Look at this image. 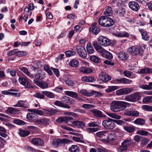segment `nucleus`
<instances>
[{"instance_id":"12","label":"nucleus","mask_w":152,"mask_h":152,"mask_svg":"<svg viewBox=\"0 0 152 152\" xmlns=\"http://www.w3.org/2000/svg\"><path fill=\"white\" fill-rule=\"evenodd\" d=\"M31 143L36 145H39L42 146L44 144V142L40 138H35L31 140Z\"/></svg>"},{"instance_id":"28","label":"nucleus","mask_w":152,"mask_h":152,"mask_svg":"<svg viewBox=\"0 0 152 152\" xmlns=\"http://www.w3.org/2000/svg\"><path fill=\"white\" fill-rule=\"evenodd\" d=\"M86 50L88 53L92 54L94 53V50L92 45L89 42H88L86 46Z\"/></svg>"},{"instance_id":"37","label":"nucleus","mask_w":152,"mask_h":152,"mask_svg":"<svg viewBox=\"0 0 152 152\" xmlns=\"http://www.w3.org/2000/svg\"><path fill=\"white\" fill-rule=\"evenodd\" d=\"M67 116L61 117L58 118L56 120L58 123H61L64 122L66 123L68 122Z\"/></svg>"},{"instance_id":"6","label":"nucleus","mask_w":152,"mask_h":152,"mask_svg":"<svg viewBox=\"0 0 152 152\" xmlns=\"http://www.w3.org/2000/svg\"><path fill=\"white\" fill-rule=\"evenodd\" d=\"M133 91L132 88L126 87L123 88L116 91V94L118 95L127 94L131 93Z\"/></svg>"},{"instance_id":"63","label":"nucleus","mask_w":152,"mask_h":152,"mask_svg":"<svg viewBox=\"0 0 152 152\" xmlns=\"http://www.w3.org/2000/svg\"><path fill=\"white\" fill-rule=\"evenodd\" d=\"M51 69L53 71L57 77H58L59 76V72L58 69L53 67H51Z\"/></svg>"},{"instance_id":"32","label":"nucleus","mask_w":152,"mask_h":152,"mask_svg":"<svg viewBox=\"0 0 152 152\" xmlns=\"http://www.w3.org/2000/svg\"><path fill=\"white\" fill-rule=\"evenodd\" d=\"M142 102L144 104L152 103V96H147L144 98L142 99Z\"/></svg>"},{"instance_id":"35","label":"nucleus","mask_w":152,"mask_h":152,"mask_svg":"<svg viewBox=\"0 0 152 152\" xmlns=\"http://www.w3.org/2000/svg\"><path fill=\"white\" fill-rule=\"evenodd\" d=\"M106 114L109 116L113 118H115L117 119H120L121 118V116L119 115L114 113H109L107 112Z\"/></svg>"},{"instance_id":"49","label":"nucleus","mask_w":152,"mask_h":152,"mask_svg":"<svg viewBox=\"0 0 152 152\" xmlns=\"http://www.w3.org/2000/svg\"><path fill=\"white\" fill-rule=\"evenodd\" d=\"M139 87L143 89L150 90L152 89V87L148 85H140Z\"/></svg>"},{"instance_id":"48","label":"nucleus","mask_w":152,"mask_h":152,"mask_svg":"<svg viewBox=\"0 0 152 152\" xmlns=\"http://www.w3.org/2000/svg\"><path fill=\"white\" fill-rule=\"evenodd\" d=\"M61 144V140L54 139L53 140L52 144L53 146L55 147H57Z\"/></svg>"},{"instance_id":"50","label":"nucleus","mask_w":152,"mask_h":152,"mask_svg":"<svg viewBox=\"0 0 152 152\" xmlns=\"http://www.w3.org/2000/svg\"><path fill=\"white\" fill-rule=\"evenodd\" d=\"M144 120L142 119L137 118L134 121L135 123L140 125H142L145 123Z\"/></svg>"},{"instance_id":"53","label":"nucleus","mask_w":152,"mask_h":152,"mask_svg":"<svg viewBox=\"0 0 152 152\" xmlns=\"http://www.w3.org/2000/svg\"><path fill=\"white\" fill-rule=\"evenodd\" d=\"M33 96L36 97L41 99H44L45 98V96L43 94H42L40 92L35 93L33 95Z\"/></svg>"},{"instance_id":"29","label":"nucleus","mask_w":152,"mask_h":152,"mask_svg":"<svg viewBox=\"0 0 152 152\" xmlns=\"http://www.w3.org/2000/svg\"><path fill=\"white\" fill-rule=\"evenodd\" d=\"M118 58L121 60H126L128 58V55L123 52H120L118 54Z\"/></svg>"},{"instance_id":"22","label":"nucleus","mask_w":152,"mask_h":152,"mask_svg":"<svg viewBox=\"0 0 152 152\" xmlns=\"http://www.w3.org/2000/svg\"><path fill=\"white\" fill-rule=\"evenodd\" d=\"M108 133V132L107 131H103L97 132L96 134L99 137L107 138Z\"/></svg>"},{"instance_id":"17","label":"nucleus","mask_w":152,"mask_h":152,"mask_svg":"<svg viewBox=\"0 0 152 152\" xmlns=\"http://www.w3.org/2000/svg\"><path fill=\"white\" fill-rule=\"evenodd\" d=\"M107 139H108L110 142L117 141L119 139V137L116 136L114 134H109L107 136Z\"/></svg>"},{"instance_id":"15","label":"nucleus","mask_w":152,"mask_h":152,"mask_svg":"<svg viewBox=\"0 0 152 152\" xmlns=\"http://www.w3.org/2000/svg\"><path fill=\"white\" fill-rule=\"evenodd\" d=\"M113 34L115 36L119 37H128L129 34L125 31H115L113 32Z\"/></svg>"},{"instance_id":"9","label":"nucleus","mask_w":152,"mask_h":152,"mask_svg":"<svg viewBox=\"0 0 152 152\" xmlns=\"http://www.w3.org/2000/svg\"><path fill=\"white\" fill-rule=\"evenodd\" d=\"M18 80L21 84L26 87L29 88L32 87V86L30 84V83L28 82L27 77L26 76L20 77L19 78Z\"/></svg>"},{"instance_id":"61","label":"nucleus","mask_w":152,"mask_h":152,"mask_svg":"<svg viewBox=\"0 0 152 152\" xmlns=\"http://www.w3.org/2000/svg\"><path fill=\"white\" fill-rule=\"evenodd\" d=\"M13 122L15 124L18 125L23 124L25 122L23 121L18 119H14L13 121Z\"/></svg>"},{"instance_id":"62","label":"nucleus","mask_w":152,"mask_h":152,"mask_svg":"<svg viewBox=\"0 0 152 152\" xmlns=\"http://www.w3.org/2000/svg\"><path fill=\"white\" fill-rule=\"evenodd\" d=\"M34 113H28L27 114L26 117L28 119L31 120L34 117Z\"/></svg>"},{"instance_id":"39","label":"nucleus","mask_w":152,"mask_h":152,"mask_svg":"<svg viewBox=\"0 0 152 152\" xmlns=\"http://www.w3.org/2000/svg\"><path fill=\"white\" fill-rule=\"evenodd\" d=\"M80 93L83 95L87 96H92L93 94V93H91V91L90 92H88L86 89L81 90L80 91Z\"/></svg>"},{"instance_id":"3","label":"nucleus","mask_w":152,"mask_h":152,"mask_svg":"<svg viewBox=\"0 0 152 152\" xmlns=\"http://www.w3.org/2000/svg\"><path fill=\"white\" fill-rule=\"evenodd\" d=\"M140 98V93L137 92L126 96L125 97L124 99L128 101L134 102L138 101Z\"/></svg>"},{"instance_id":"34","label":"nucleus","mask_w":152,"mask_h":152,"mask_svg":"<svg viewBox=\"0 0 152 152\" xmlns=\"http://www.w3.org/2000/svg\"><path fill=\"white\" fill-rule=\"evenodd\" d=\"M65 93L66 95L73 98H75L78 96V95L76 93L73 91H65Z\"/></svg>"},{"instance_id":"64","label":"nucleus","mask_w":152,"mask_h":152,"mask_svg":"<svg viewBox=\"0 0 152 152\" xmlns=\"http://www.w3.org/2000/svg\"><path fill=\"white\" fill-rule=\"evenodd\" d=\"M54 104L58 106L63 107L64 106V104L60 101L57 100L55 102Z\"/></svg>"},{"instance_id":"25","label":"nucleus","mask_w":152,"mask_h":152,"mask_svg":"<svg viewBox=\"0 0 152 152\" xmlns=\"http://www.w3.org/2000/svg\"><path fill=\"white\" fill-rule=\"evenodd\" d=\"M48 121L45 118H41L35 121L36 124L39 125H46L48 122Z\"/></svg>"},{"instance_id":"58","label":"nucleus","mask_w":152,"mask_h":152,"mask_svg":"<svg viewBox=\"0 0 152 152\" xmlns=\"http://www.w3.org/2000/svg\"><path fill=\"white\" fill-rule=\"evenodd\" d=\"M17 52L16 53V55L19 57L23 56L26 55V52L24 51H19L17 49Z\"/></svg>"},{"instance_id":"20","label":"nucleus","mask_w":152,"mask_h":152,"mask_svg":"<svg viewBox=\"0 0 152 152\" xmlns=\"http://www.w3.org/2000/svg\"><path fill=\"white\" fill-rule=\"evenodd\" d=\"M139 74H148L152 73V69L149 68H145L140 69L138 71Z\"/></svg>"},{"instance_id":"26","label":"nucleus","mask_w":152,"mask_h":152,"mask_svg":"<svg viewBox=\"0 0 152 152\" xmlns=\"http://www.w3.org/2000/svg\"><path fill=\"white\" fill-rule=\"evenodd\" d=\"M112 8L109 6H108L104 12V14L106 16H110L112 15Z\"/></svg>"},{"instance_id":"10","label":"nucleus","mask_w":152,"mask_h":152,"mask_svg":"<svg viewBox=\"0 0 152 152\" xmlns=\"http://www.w3.org/2000/svg\"><path fill=\"white\" fill-rule=\"evenodd\" d=\"M34 83L38 86L41 88L45 89L48 88V83L44 81H39L37 79H34Z\"/></svg>"},{"instance_id":"36","label":"nucleus","mask_w":152,"mask_h":152,"mask_svg":"<svg viewBox=\"0 0 152 152\" xmlns=\"http://www.w3.org/2000/svg\"><path fill=\"white\" fill-rule=\"evenodd\" d=\"M124 129L130 133L133 132L135 130L134 127L133 126H124L123 127Z\"/></svg>"},{"instance_id":"27","label":"nucleus","mask_w":152,"mask_h":152,"mask_svg":"<svg viewBox=\"0 0 152 152\" xmlns=\"http://www.w3.org/2000/svg\"><path fill=\"white\" fill-rule=\"evenodd\" d=\"M80 72L84 73H89L91 72L92 70L89 68L82 66L79 68Z\"/></svg>"},{"instance_id":"18","label":"nucleus","mask_w":152,"mask_h":152,"mask_svg":"<svg viewBox=\"0 0 152 152\" xmlns=\"http://www.w3.org/2000/svg\"><path fill=\"white\" fill-rule=\"evenodd\" d=\"M139 30L141 33L143 39L146 41L149 39V37L146 31L142 29H139Z\"/></svg>"},{"instance_id":"46","label":"nucleus","mask_w":152,"mask_h":152,"mask_svg":"<svg viewBox=\"0 0 152 152\" xmlns=\"http://www.w3.org/2000/svg\"><path fill=\"white\" fill-rule=\"evenodd\" d=\"M42 94L46 95L49 98H53L54 96V94L52 92L50 91H42Z\"/></svg>"},{"instance_id":"47","label":"nucleus","mask_w":152,"mask_h":152,"mask_svg":"<svg viewBox=\"0 0 152 152\" xmlns=\"http://www.w3.org/2000/svg\"><path fill=\"white\" fill-rule=\"evenodd\" d=\"M118 88V87L117 86H110L105 89V91L106 92L109 93L116 90Z\"/></svg>"},{"instance_id":"60","label":"nucleus","mask_w":152,"mask_h":152,"mask_svg":"<svg viewBox=\"0 0 152 152\" xmlns=\"http://www.w3.org/2000/svg\"><path fill=\"white\" fill-rule=\"evenodd\" d=\"M91 93H93L92 95H94L96 97H100L103 96V94L99 92L93 91H91Z\"/></svg>"},{"instance_id":"7","label":"nucleus","mask_w":152,"mask_h":152,"mask_svg":"<svg viewBox=\"0 0 152 152\" xmlns=\"http://www.w3.org/2000/svg\"><path fill=\"white\" fill-rule=\"evenodd\" d=\"M128 52L133 56L137 55L140 54L141 50L140 48L135 46H132L127 49Z\"/></svg>"},{"instance_id":"54","label":"nucleus","mask_w":152,"mask_h":152,"mask_svg":"<svg viewBox=\"0 0 152 152\" xmlns=\"http://www.w3.org/2000/svg\"><path fill=\"white\" fill-rule=\"evenodd\" d=\"M65 54L67 57H69L75 55L76 53L73 51L69 50L66 51Z\"/></svg>"},{"instance_id":"31","label":"nucleus","mask_w":152,"mask_h":152,"mask_svg":"<svg viewBox=\"0 0 152 152\" xmlns=\"http://www.w3.org/2000/svg\"><path fill=\"white\" fill-rule=\"evenodd\" d=\"M79 148L76 145H73L69 148V151L71 152H79Z\"/></svg>"},{"instance_id":"14","label":"nucleus","mask_w":152,"mask_h":152,"mask_svg":"<svg viewBox=\"0 0 152 152\" xmlns=\"http://www.w3.org/2000/svg\"><path fill=\"white\" fill-rule=\"evenodd\" d=\"M114 81L115 83H122L124 84H130L132 82V81L131 80L127 79L125 78H122L120 79H116Z\"/></svg>"},{"instance_id":"19","label":"nucleus","mask_w":152,"mask_h":152,"mask_svg":"<svg viewBox=\"0 0 152 152\" xmlns=\"http://www.w3.org/2000/svg\"><path fill=\"white\" fill-rule=\"evenodd\" d=\"M108 17L105 16L101 17L99 19V24L102 26L105 27V24L107 20Z\"/></svg>"},{"instance_id":"57","label":"nucleus","mask_w":152,"mask_h":152,"mask_svg":"<svg viewBox=\"0 0 152 152\" xmlns=\"http://www.w3.org/2000/svg\"><path fill=\"white\" fill-rule=\"evenodd\" d=\"M7 112L11 114L14 113L17 111V110L12 107H9L7 110Z\"/></svg>"},{"instance_id":"30","label":"nucleus","mask_w":152,"mask_h":152,"mask_svg":"<svg viewBox=\"0 0 152 152\" xmlns=\"http://www.w3.org/2000/svg\"><path fill=\"white\" fill-rule=\"evenodd\" d=\"M69 65L73 67H77L79 65V61L76 59H73L70 61Z\"/></svg>"},{"instance_id":"11","label":"nucleus","mask_w":152,"mask_h":152,"mask_svg":"<svg viewBox=\"0 0 152 152\" xmlns=\"http://www.w3.org/2000/svg\"><path fill=\"white\" fill-rule=\"evenodd\" d=\"M75 128L83 129L85 126V123L81 121H74L71 125Z\"/></svg>"},{"instance_id":"56","label":"nucleus","mask_w":152,"mask_h":152,"mask_svg":"<svg viewBox=\"0 0 152 152\" xmlns=\"http://www.w3.org/2000/svg\"><path fill=\"white\" fill-rule=\"evenodd\" d=\"M17 49H14L11 50H10L7 52V55L9 56H10L12 55L16 54V53L17 52Z\"/></svg>"},{"instance_id":"42","label":"nucleus","mask_w":152,"mask_h":152,"mask_svg":"<svg viewBox=\"0 0 152 152\" xmlns=\"http://www.w3.org/2000/svg\"><path fill=\"white\" fill-rule=\"evenodd\" d=\"M141 108L144 110L148 112H152V106L144 105L142 106Z\"/></svg>"},{"instance_id":"38","label":"nucleus","mask_w":152,"mask_h":152,"mask_svg":"<svg viewBox=\"0 0 152 152\" xmlns=\"http://www.w3.org/2000/svg\"><path fill=\"white\" fill-rule=\"evenodd\" d=\"M19 134L21 136L25 137L29 134L30 132L29 131L27 130H20Z\"/></svg>"},{"instance_id":"33","label":"nucleus","mask_w":152,"mask_h":152,"mask_svg":"<svg viewBox=\"0 0 152 152\" xmlns=\"http://www.w3.org/2000/svg\"><path fill=\"white\" fill-rule=\"evenodd\" d=\"M65 93L66 95L73 98H75L78 96V95L76 93L73 91H65Z\"/></svg>"},{"instance_id":"16","label":"nucleus","mask_w":152,"mask_h":152,"mask_svg":"<svg viewBox=\"0 0 152 152\" xmlns=\"http://www.w3.org/2000/svg\"><path fill=\"white\" fill-rule=\"evenodd\" d=\"M100 79L104 82H107L111 79V77L103 72L101 73L99 75Z\"/></svg>"},{"instance_id":"55","label":"nucleus","mask_w":152,"mask_h":152,"mask_svg":"<svg viewBox=\"0 0 152 152\" xmlns=\"http://www.w3.org/2000/svg\"><path fill=\"white\" fill-rule=\"evenodd\" d=\"M98 130L99 128H87L86 129V131L88 133H90L95 132L97 131Z\"/></svg>"},{"instance_id":"5","label":"nucleus","mask_w":152,"mask_h":152,"mask_svg":"<svg viewBox=\"0 0 152 152\" xmlns=\"http://www.w3.org/2000/svg\"><path fill=\"white\" fill-rule=\"evenodd\" d=\"M99 44L104 47L107 46L110 44V42L107 38L103 36H100L97 39Z\"/></svg>"},{"instance_id":"41","label":"nucleus","mask_w":152,"mask_h":152,"mask_svg":"<svg viewBox=\"0 0 152 152\" xmlns=\"http://www.w3.org/2000/svg\"><path fill=\"white\" fill-rule=\"evenodd\" d=\"M90 60L96 63H99L101 62L100 59L94 55L91 56L90 57Z\"/></svg>"},{"instance_id":"2","label":"nucleus","mask_w":152,"mask_h":152,"mask_svg":"<svg viewBox=\"0 0 152 152\" xmlns=\"http://www.w3.org/2000/svg\"><path fill=\"white\" fill-rule=\"evenodd\" d=\"M132 143V141L131 138H128L125 140L118 148V151L119 152H122L127 149L128 147L130 146Z\"/></svg>"},{"instance_id":"13","label":"nucleus","mask_w":152,"mask_h":152,"mask_svg":"<svg viewBox=\"0 0 152 152\" xmlns=\"http://www.w3.org/2000/svg\"><path fill=\"white\" fill-rule=\"evenodd\" d=\"M129 7L134 11H138L140 8L139 4L135 1H130L129 3Z\"/></svg>"},{"instance_id":"59","label":"nucleus","mask_w":152,"mask_h":152,"mask_svg":"<svg viewBox=\"0 0 152 152\" xmlns=\"http://www.w3.org/2000/svg\"><path fill=\"white\" fill-rule=\"evenodd\" d=\"M96 50H97L98 52L101 53V55L102 56V55H103L104 53H105L106 51V50L103 49L101 46H100L98 48L96 49Z\"/></svg>"},{"instance_id":"52","label":"nucleus","mask_w":152,"mask_h":152,"mask_svg":"<svg viewBox=\"0 0 152 152\" xmlns=\"http://www.w3.org/2000/svg\"><path fill=\"white\" fill-rule=\"evenodd\" d=\"M25 102L23 100H19L17 104L14 105V107H23L24 106Z\"/></svg>"},{"instance_id":"43","label":"nucleus","mask_w":152,"mask_h":152,"mask_svg":"<svg viewBox=\"0 0 152 152\" xmlns=\"http://www.w3.org/2000/svg\"><path fill=\"white\" fill-rule=\"evenodd\" d=\"M102 56L109 59H111L113 58L112 54L107 51L103 55H102Z\"/></svg>"},{"instance_id":"1","label":"nucleus","mask_w":152,"mask_h":152,"mask_svg":"<svg viewBox=\"0 0 152 152\" xmlns=\"http://www.w3.org/2000/svg\"><path fill=\"white\" fill-rule=\"evenodd\" d=\"M128 104V103L124 102L114 101L111 103L110 110L114 112H119L125 109Z\"/></svg>"},{"instance_id":"51","label":"nucleus","mask_w":152,"mask_h":152,"mask_svg":"<svg viewBox=\"0 0 152 152\" xmlns=\"http://www.w3.org/2000/svg\"><path fill=\"white\" fill-rule=\"evenodd\" d=\"M137 133L141 135L146 136L149 133L145 130H139L137 131Z\"/></svg>"},{"instance_id":"45","label":"nucleus","mask_w":152,"mask_h":152,"mask_svg":"<svg viewBox=\"0 0 152 152\" xmlns=\"http://www.w3.org/2000/svg\"><path fill=\"white\" fill-rule=\"evenodd\" d=\"M114 23L113 20L110 18L108 17L107 20L106 22V23L105 24V27L111 26L113 25Z\"/></svg>"},{"instance_id":"23","label":"nucleus","mask_w":152,"mask_h":152,"mask_svg":"<svg viewBox=\"0 0 152 152\" xmlns=\"http://www.w3.org/2000/svg\"><path fill=\"white\" fill-rule=\"evenodd\" d=\"M91 111L96 117H105V115L102 114V112L99 110L92 109Z\"/></svg>"},{"instance_id":"4","label":"nucleus","mask_w":152,"mask_h":152,"mask_svg":"<svg viewBox=\"0 0 152 152\" xmlns=\"http://www.w3.org/2000/svg\"><path fill=\"white\" fill-rule=\"evenodd\" d=\"M102 125L107 129H112L115 126L113 120L110 118L103 121L102 122Z\"/></svg>"},{"instance_id":"8","label":"nucleus","mask_w":152,"mask_h":152,"mask_svg":"<svg viewBox=\"0 0 152 152\" xmlns=\"http://www.w3.org/2000/svg\"><path fill=\"white\" fill-rule=\"evenodd\" d=\"M77 53L81 58L85 59L87 56V53L85 48L81 46H77L76 47Z\"/></svg>"},{"instance_id":"21","label":"nucleus","mask_w":152,"mask_h":152,"mask_svg":"<svg viewBox=\"0 0 152 152\" xmlns=\"http://www.w3.org/2000/svg\"><path fill=\"white\" fill-rule=\"evenodd\" d=\"M20 69L30 78H34L35 77L34 75L30 73L28 71V69L26 67H22L20 68Z\"/></svg>"},{"instance_id":"44","label":"nucleus","mask_w":152,"mask_h":152,"mask_svg":"<svg viewBox=\"0 0 152 152\" xmlns=\"http://www.w3.org/2000/svg\"><path fill=\"white\" fill-rule=\"evenodd\" d=\"M90 30L92 31V34H93L96 35L100 31V29L98 27L90 28Z\"/></svg>"},{"instance_id":"40","label":"nucleus","mask_w":152,"mask_h":152,"mask_svg":"<svg viewBox=\"0 0 152 152\" xmlns=\"http://www.w3.org/2000/svg\"><path fill=\"white\" fill-rule=\"evenodd\" d=\"M58 111L55 109L53 108H50L49 110H45V112L46 113L50 115H53L57 113Z\"/></svg>"},{"instance_id":"24","label":"nucleus","mask_w":152,"mask_h":152,"mask_svg":"<svg viewBox=\"0 0 152 152\" xmlns=\"http://www.w3.org/2000/svg\"><path fill=\"white\" fill-rule=\"evenodd\" d=\"M45 77V73L43 71H41L40 72L37 73L35 75V79L39 80L40 79H43Z\"/></svg>"}]
</instances>
